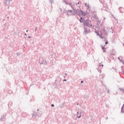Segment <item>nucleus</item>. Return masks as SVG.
I'll use <instances>...</instances> for the list:
<instances>
[{"label":"nucleus","mask_w":124,"mask_h":124,"mask_svg":"<svg viewBox=\"0 0 124 124\" xmlns=\"http://www.w3.org/2000/svg\"><path fill=\"white\" fill-rule=\"evenodd\" d=\"M96 33L97 34V35H98L99 36H100V37L101 38H103V37H102V34L101 33V34H99L98 32H96Z\"/></svg>","instance_id":"f257e3e1"},{"label":"nucleus","mask_w":124,"mask_h":124,"mask_svg":"<svg viewBox=\"0 0 124 124\" xmlns=\"http://www.w3.org/2000/svg\"><path fill=\"white\" fill-rule=\"evenodd\" d=\"M81 14H82V15H84L85 16V15H86V13H84V12H81Z\"/></svg>","instance_id":"f03ea898"},{"label":"nucleus","mask_w":124,"mask_h":124,"mask_svg":"<svg viewBox=\"0 0 124 124\" xmlns=\"http://www.w3.org/2000/svg\"><path fill=\"white\" fill-rule=\"evenodd\" d=\"M102 49L103 50L104 52H105V48H104V47H102Z\"/></svg>","instance_id":"7ed1b4c3"},{"label":"nucleus","mask_w":124,"mask_h":124,"mask_svg":"<svg viewBox=\"0 0 124 124\" xmlns=\"http://www.w3.org/2000/svg\"><path fill=\"white\" fill-rule=\"evenodd\" d=\"M121 92H123V93H124V89H120Z\"/></svg>","instance_id":"20e7f679"},{"label":"nucleus","mask_w":124,"mask_h":124,"mask_svg":"<svg viewBox=\"0 0 124 124\" xmlns=\"http://www.w3.org/2000/svg\"><path fill=\"white\" fill-rule=\"evenodd\" d=\"M124 109H122L121 110L122 113H124Z\"/></svg>","instance_id":"39448f33"},{"label":"nucleus","mask_w":124,"mask_h":124,"mask_svg":"<svg viewBox=\"0 0 124 124\" xmlns=\"http://www.w3.org/2000/svg\"><path fill=\"white\" fill-rule=\"evenodd\" d=\"M51 106H52V107H54V104H52V105H51Z\"/></svg>","instance_id":"423d86ee"},{"label":"nucleus","mask_w":124,"mask_h":124,"mask_svg":"<svg viewBox=\"0 0 124 124\" xmlns=\"http://www.w3.org/2000/svg\"><path fill=\"white\" fill-rule=\"evenodd\" d=\"M84 25H85V26H88V25L86 24V23H84Z\"/></svg>","instance_id":"0eeeda50"},{"label":"nucleus","mask_w":124,"mask_h":124,"mask_svg":"<svg viewBox=\"0 0 124 124\" xmlns=\"http://www.w3.org/2000/svg\"><path fill=\"white\" fill-rule=\"evenodd\" d=\"M100 66H103V64L100 65Z\"/></svg>","instance_id":"6e6552de"},{"label":"nucleus","mask_w":124,"mask_h":124,"mask_svg":"<svg viewBox=\"0 0 124 124\" xmlns=\"http://www.w3.org/2000/svg\"><path fill=\"white\" fill-rule=\"evenodd\" d=\"M106 44H108V42H106Z\"/></svg>","instance_id":"1a4fd4ad"},{"label":"nucleus","mask_w":124,"mask_h":124,"mask_svg":"<svg viewBox=\"0 0 124 124\" xmlns=\"http://www.w3.org/2000/svg\"><path fill=\"white\" fill-rule=\"evenodd\" d=\"M80 22L81 23H82V21H81V20H80Z\"/></svg>","instance_id":"9d476101"},{"label":"nucleus","mask_w":124,"mask_h":124,"mask_svg":"<svg viewBox=\"0 0 124 124\" xmlns=\"http://www.w3.org/2000/svg\"><path fill=\"white\" fill-rule=\"evenodd\" d=\"M100 73H101V71H100Z\"/></svg>","instance_id":"9b49d317"},{"label":"nucleus","mask_w":124,"mask_h":124,"mask_svg":"<svg viewBox=\"0 0 124 124\" xmlns=\"http://www.w3.org/2000/svg\"><path fill=\"white\" fill-rule=\"evenodd\" d=\"M81 83H83V81H81Z\"/></svg>","instance_id":"f8f14e48"},{"label":"nucleus","mask_w":124,"mask_h":124,"mask_svg":"<svg viewBox=\"0 0 124 124\" xmlns=\"http://www.w3.org/2000/svg\"><path fill=\"white\" fill-rule=\"evenodd\" d=\"M78 118H80V116H79Z\"/></svg>","instance_id":"ddd939ff"},{"label":"nucleus","mask_w":124,"mask_h":124,"mask_svg":"<svg viewBox=\"0 0 124 124\" xmlns=\"http://www.w3.org/2000/svg\"><path fill=\"white\" fill-rule=\"evenodd\" d=\"M81 19H82V17H81Z\"/></svg>","instance_id":"4468645a"}]
</instances>
